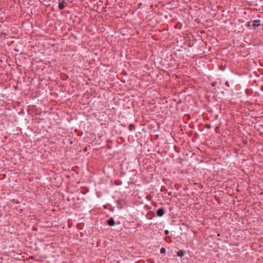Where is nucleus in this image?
<instances>
[{"mask_svg": "<svg viewBox=\"0 0 263 263\" xmlns=\"http://www.w3.org/2000/svg\"><path fill=\"white\" fill-rule=\"evenodd\" d=\"M184 254V252L183 250H180L177 252V255L179 257H182Z\"/></svg>", "mask_w": 263, "mask_h": 263, "instance_id": "obj_5", "label": "nucleus"}, {"mask_svg": "<svg viewBox=\"0 0 263 263\" xmlns=\"http://www.w3.org/2000/svg\"><path fill=\"white\" fill-rule=\"evenodd\" d=\"M66 2L65 1L62 0L59 4V8L60 10L64 9L65 7Z\"/></svg>", "mask_w": 263, "mask_h": 263, "instance_id": "obj_1", "label": "nucleus"}, {"mask_svg": "<svg viewBox=\"0 0 263 263\" xmlns=\"http://www.w3.org/2000/svg\"><path fill=\"white\" fill-rule=\"evenodd\" d=\"M260 20H255L253 21L252 26L254 28L258 27L260 25Z\"/></svg>", "mask_w": 263, "mask_h": 263, "instance_id": "obj_2", "label": "nucleus"}, {"mask_svg": "<svg viewBox=\"0 0 263 263\" xmlns=\"http://www.w3.org/2000/svg\"><path fill=\"white\" fill-rule=\"evenodd\" d=\"M164 233H165L166 235L168 234V233H169V231H168V230H165V231H164Z\"/></svg>", "mask_w": 263, "mask_h": 263, "instance_id": "obj_7", "label": "nucleus"}, {"mask_svg": "<svg viewBox=\"0 0 263 263\" xmlns=\"http://www.w3.org/2000/svg\"><path fill=\"white\" fill-rule=\"evenodd\" d=\"M165 252V249L164 248H162L161 249H160V253H164Z\"/></svg>", "mask_w": 263, "mask_h": 263, "instance_id": "obj_6", "label": "nucleus"}, {"mask_svg": "<svg viewBox=\"0 0 263 263\" xmlns=\"http://www.w3.org/2000/svg\"><path fill=\"white\" fill-rule=\"evenodd\" d=\"M261 89L263 90V86L262 87Z\"/></svg>", "mask_w": 263, "mask_h": 263, "instance_id": "obj_8", "label": "nucleus"}, {"mask_svg": "<svg viewBox=\"0 0 263 263\" xmlns=\"http://www.w3.org/2000/svg\"><path fill=\"white\" fill-rule=\"evenodd\" d=\"M115 224V221L113 218H110L108 221V224L110 226H114Z\"/></svg>", "mask_w": 263, "mask_h": 263, "instance_id": "obj_4", "label": "nucleus"}, {"mask_svg": "<svg viewBox=\"0 0 263 263\" xmlns=\"http://www.w3.org/2000/svg\"><path fill=\"white\" fill-rule=\"evenodd\" d=\"M157 214L158 216L161 217L164 214V210L163 208H160L157 211Z\"/></svg>", "mask_w": 263, "mask_h": 263, "instance_id": "obj_3", "label": "nucleus"}]
</instances>
